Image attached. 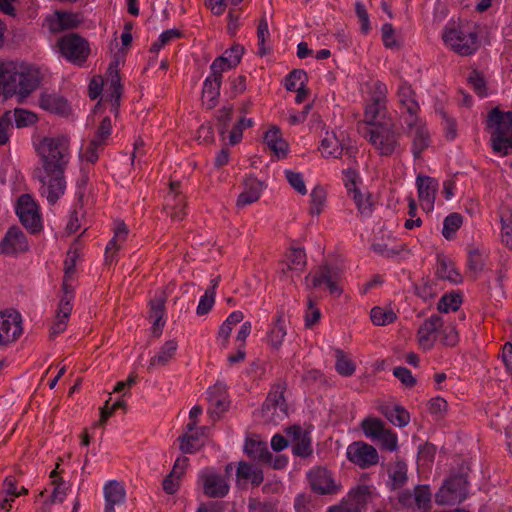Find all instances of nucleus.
Listing matches in <instances>:
<instances>
[{
  "label": "nucleus",
  "instance_id": "6ab92c4d",
  "mask_svg": "<svg viewBox=\"0 0 512 512\" xmlns=\"http://www.w3.org/2000/svg\"><path fill=\"white\" fill-rule=\"evenodd\" d=\"M308 479L312 490L319 494L336 493L340 488L326 468L312 469L308 474Z\"/></svg>",
  "mask_w": 512,
  "mask_h": 512
},
{
  "label": "nucleus",
  "instance_id": "f704fd0d",
  "mask_svg": "<svg viewBox=\"0 0 512 512\" xmlns=\"http://www.w3.org/2000/svg\"><path fill=\"white\" fill-rule=\"evenodd\" d=\"M263 183L256 178H248L244 190L237 199V206L244 207L254 203L260 198L263 191Z\"/></svg>",
  "mask_w": 512,
  "mask_h": 512
},
{
  "label": "nucleus",
  "instance_id": "423d86ee",
  "mask_svg": "<svg viewBox=\"0 0 512 512\" xmlns=\"http://www.w3.org/2000/svg\"><path fill=\"white\" fill-rule=\"evenodd\" d=\"M442 39L449 48L462 56L471 55L478 49L477 35L469 25L448 23Z\"/></svg>",
  "mask_w": 512,
  "mask_h": 512
},
{
  "label": "nucleus",
  "instance_id": "69168bd1",
  "mask_svg": "<svg viewBox=\"0 0 512 512\" xmlns=\"http://www.w3.org/2000/svg\"><path fill=\"white\" fill-rule=\"evenodd\" d=\"M180 36V31L177 29H169L164 32H162L157 41H155L152 45V49L154 51H159L161 48H163L167 43L171 42L172 40L178 38Z\"/></svg>",
  "mask_w": 512,
  "mask_h": 512
},
{
  "label": "nucleus",
  "instance_id": "864d4df0",
  "mask_svg": "<svg viewBox=\"0 0 512 512\" xmlns=\"http://www.w3.org/2000/svg\"><path fill=\"white\" fill-rule=\"evenodd\" d=\"M374 494V488L371 486L360 485L353 488L348 493L347 497L354 504L362 509V506L372 497Z\"/></svg>",
  "mask_w": 512,
  "mask_h": 512
},
{
  "label": "nucleus",
  "instance_id": "f257e3e1",
  "mask_svg": "<svg viewBox=\"0 0 512 512\" xmlns=\"http://www.w3.org/2000/svg\"><path fill=\"white\" fill-rule=\"evenodd\" d=\"M122 88L117 64L109 66L105 79L94 77L89 84V95L99 102L88 116L87 125L93 130L86 150L82 156L89 162L98 158V148L107 143L112 130L113 119L117 118Z\"/></svg>",
  "mask_w": 512,
  "mask_h": 512
},
{
  "label": "nucleus",
  "instance_id": "bf43d9fd",
  "mask_svg": "<svg viewBox=\"0 0 512 512\" xmlns=\"http://www.w3.org/2000/svg\"><path fill=\"white\" fill-rule=\"evenodd\" d=\"M461 304V297L458 294H446L442 296L438 303V309L441 312L449 313L456 311Z\"/></svg>",
  "mask_w": 512,
  "mask_h": 512
},
{
  "label": "nucleus",
  "instance_id": "49530a36",
  "mask_svg": "<svg viewBox=\"0 0 512 512\" xmlns=\"http://www.w3.org/2000/svg\"><path fill=\"white\" fill-rule=\"evenodd\" d=\"M500 237L503 244L512 248V211L503 208L500 212Z\"/></svg>",
  "mask_w": 512,
  "mask_h": 512
},
{
  "label": "nucleus",
  "instance_id": "39448f33",
  "mask_svg": "<svg viewBox=\"0 0 512 512\" xmlns=\"http://www.w3.org/2000/svg\"><path fill=\"white\" fill-rule=\"evenodd\" d=\"M487 127L494 152L507 155L512 149V113L494 109L489 114Z\"/></svg>",
  "mask_w": 512,
  "mask_h": 512
},
{
  "label": "nucleus",
  "instance_id": "c756f323",
  "mask_svg": "<svg viewBox=\"0 0 512 512\" xmlns=\"http://www.w3.org/2000/svg\"><path fill=\"white\" fill-rule=\"evenodd\" d=\"M79 18L76 14L56 11L45 18L44 25L51 32H59L77 26Z\"/></svg>",
  "mask_w": 512,
  "mask_h": 512
},
{
  "label": "nucleus",
  "instance_id": "a878e982",
  "mask_svg": "<svg viewBox=\"0 0 512 512\" xmlns=\"http://www.w3.org/2000/svg\"><path fill=\"white\" fill-rule=\"evenodd\" d=\"M287 437L296 455L306 457L312 453L310 431L293 426L287 429Z\"/></svg>",
  "mask_w": 512,
  "mask_h": 512
},
{
  "label": "nucleus",
  "instance_id": "473e14b6",
  "mask_svg": "<svg viewBox=\"0 0 512 512\" xmlns=\"http://www.w3.org/2000/svg\"><path fill=\"white\" fill-rule=\"evenodd\" d=\"M397 98L400 106L405 110L404 116L417 115L420 107L415 99L414 92L408 83L402 82L399 85Z\"/></svg>",
  "mask_w": 512,
  "mask_h": 512
},
{
  "label": "nucleus",
  "instance_id": "9d476101",
  "mask_svg": "<svg viewBox=\"0 0 512 512\" xmlns=\"http://www.w3.org/2000/svg\"><path fill=\"white\" fill-rule=\"evenodd\" d=\"M15 210L20 221L31 232L35 233L43 228L38 204L29 194H23L18 198Z\"/></svg>",
  "mask_w": 512,
  "mask_h": 512
},
{
  "label": "nucleus",
  "instance_id": "393cba45",
  "mask_svg": "<svg viewBox=\"0 0 512 512\" xmlns=\"http://www.w3.org/2000/svg\"><path fill=\"white\" fill-rule=\"evenodd\" d=\"M1 252L14 255L28 249V241L24 233L16 227L10 228L0 243Z\"/></svg>",
  "mask_w": 512,
  "mask_h": 512
},
{
  "label": "nucleus",
  "instance_id": "13d9d810",
  "mask_svg": "<svg viewBox=\"0 0 512 512\" xmlns=\"http://www.w3.org/2000/svg\"><path fill=\"white\" fill-rule=\"evenodd\" d=\"M382 39L385 47L390 49H396L401 44V39L393 29L392 25L385 23L382 26Z\"/></svg>",
  "mask_w": 512,
  "mask_h": 512
},
{
  "label": "nucleus",
  "instance_id": "5fc2aeb1",
  "mask_svg": "<svg viewBox=\"0 0 512 512\" xmlns=\"http://www.w3.org/2000/svg\"><path fill=\"white\" fill-rule=\"evenodd\" d=\"M325 203V190L319 186L314 187L310 194V213L312 215H319L323 211Z\"/></svg>",
  "mask_w": 512,
  "mask_h": 512
},
{
  "label": "nucleus",
  "instance_id": "3c124183",
  "mask_svg": "<svg viewBox=\"0 0 512 512\" xmlns=\"http://www.w3.org/2000/svg\"><path fill=\"white\" fill-rule=\"evenodd\" d=\"M463 223V218L458 213L448 215L443 222L442 235L444 238L451 240L455 237L456 232L459 230Z\"/></svg>",
  "mask_w": 512,
  "mask_h": 512
},
{
  "label": "nucleus",
  "instance_id": "4468645a",
  "mask_svg": "<svg viewBox=\"0 0 512 512\" xmlns=\"http://www.w3.org/2000/svg\"><path fill=\"white\" fill-rule=\"evenodd\" d=\"M467 482L462 476H457L446 481L436 494V502L439 505H453L461 502L466 497Z\"/></svg>",
  "mask_w": 512,
  "mask_h": 512
},
{
  "label": "nucleus",
  "instance_id": "58836bf2",
  "mask_svg": "<svg viewBox=\"0 0 512 512\" xmlns=\"http://www.w3.org/2000/svg\"><path fill=\"white\" fill-rule=\"evenodd\" d=\"M437 275L453 284H458L462 281V276L455 264L447 258H439L436 268Z\"/></svg>",
  "mask_w": 512,
  "mask_h": 512
},
{
  "label": "nucleus",
  "instance_id": "412c9836",
  "mask_svg": "<svg viewBox=\"0 0 512 512\" xmlns=\"http://www.w3.org/2000/svg\"><path fill=\"white\" fill-rule=\"evenodd\" d=\"M72 299L73 293L71 290H68V285L65 282L64 295L58 304L55 320L51 327V334L53 336L62 333L66 329L69 316L72 312Z\"/></svg>",
  "mask_w": 512,
  "mask_h": 512
},
{
  "label": "nucleus",
  "instance_id": "4be33fe9",
  "mask_svg": "<svg viewBox=\"0 0 512 512\" xmlns=\"http://www.w3.org/2000/svg\"><path fill=\"white\" fill-rule=\"evenodd\" d=\"M441 326L442 321L438 316H431L420 325L416 339L421 349L430 350L434 346Z\"/></svg>",
  "mask_w": 512,
  "mask_h": 512
},
{
  "label": "nucleus",
  "instance_id": "e2e57ef3",
  "mask_svg": "<svg viewBox=\"0 0 512 512\" xmlns=\"http://www.w3.org/2000/svg\"><path fill=\"white\" fill-rule=\"evenodd\" d=\"M468 81L471 84V86L473 87V89L475 90V92L480 97H485L488 95V89L486 87V83L484 81L483 76L479 72H477V71L471 72V74L469 75Z\"/></svg>",
  "mask_w": 512,
  "mask_h": 512
},
{
  "label": "nucleus",
  "instance_id": "c03bdc74",
  "mask_svg": "<svg viewBox=\"0 0 512 512\" xmlns=\"http://www.w3.org/2000/svg\"><path fill=\"white\" fill-rule=\"evenodd\" d=\"M385 417L397 427H405L410 421V415L403 407L394 405L382 409Z\"/></svg>",
  "mask_w": 512,
  "mask_h": 512
},
{
  "label": "nucleus",
  "instance_id": "8fccbe9b",
  "mask_svg": "<svg viewBox=\"0 0 512 512\" xmlns=\"http://www.w3.org/2000/svg\"><path fill=\"white\" fill-rule=\"evenodd\" d=\"M335 357H336L335 368L341 376L349 377L355 372V369H356L355 363L343 351L337 350Z\"/></svg>",
  "mask_w": 512,
  "mask_h": 512
},
{
  "label": "nucleus",
  "instance_id": "2eb2a0df",
  "mask_svg": "<svg viewBox=\"0 0 512 512\" xmlns=\"http://www.w3.org/2000/svg\"><path fill=\"white\" fill-rule=\"evenodd\" d=\"M22 317L14 310L0 312V345L16 341L22 334Z\"/></svg>",
  "mask_w": 512,
  "mask_h": 512
},
{
  "label": "nucleus",
  "instance_id": "6e6d98bb",
  "mask_svg": "<svg viewBox=\"0 0 512 512\" xmlns=\"http://www.w3.org/2000/svg\"><path fill=\"white\" fill-rule=\"evenodd\" d=\"M344 174V185L346 187L348 195L358 190L364 189L362 179L359 173L354 168H347L343 171Z\"/></svg>",
  "mask_w": 512,
  "mask_h": 512
},
{
  "label": "nucleus",
  "instance_id": "79ce46f5",
  "mask_svg": "<svg viewBox=\"0 0 512 512\" xmlns=\"http://www.w3.org/2000/svg\"><path fill=\"white\" fill-rule=\"evenodd\" d=\"M177 348H178V343L175 339H170V340L166 341L160 347L158 352L151 358L150 364L152 366L166 364L175 355Z\"/></svg>",
  "mask_w": 512,
  "mask_h": 512
},
{
  "label": "nucleus",
  "instance_id": "c9c22d12",
  "mask_svg": "<svg viewBox=\"0 0 512 512\" xmlns=\"http://www.w3.org/2000/svg\"><path fill=\"white\" fill-rule=\"evenodd\" d=\"M54 488L51 495L43 501V504L39 508V512H50L52 505L61 504L66 499L68 493L71 490V485L67 482L53 481Z\"/></svg>",
  "mask_w": 512,
  "mask_h": 512
},
{
  "label": "nucleus",
  "instance_id": "9b49d317",
  "mask_svg": "<svg viewBox=\"0 0 512 512\" xmlns=\"http://www.w3.org/2000/svg\"><path fill=\"white\" fill-rule=\"evenodd\" d=\"M349 146V135L345 130L338 128L325 132L320 142L319 151L325 158H338L343 151L349 149Z\"/></svg>",
  "mask_w": 512,
  "mask_h": 512
},
{
  "label": "nucleus",
  "instance_id": "ea45409f",
  "mask_svg": "<svg viewBox=\"0 0 512 512\" xmlns=\"http://www.w3.org/2000/svg\"><path fill=\"white\" fill-rule=\"evenodd\" d=\"M244 451L253 459L266 461L269 457L267 444L259 440L257 437H249L246 439Z\"/></svg>",
  "mask_w": 512,
  "mask_h": 512
},
{
  "label": "nucleus",
  "instance_id": "5701e85b",
  "mask_svg": "<svg viewBox=\"0 0 512 512\" xmlns=\"http://www.w3.org/2000/svg\"><path fill=\"white\" fill-rule=\"evenodd\" d=\"M104 512H115L116 506H121L126 501V489L116 480H109L103 485Z\"/></svg>",
  "mask_w": 512,
  "mask_h": 512
},
{
  "label": "nucleus",
  "instance_id": "6e6552de",
  "mask_svg": "<svg viewBox=\"0 0 512 512\" xmlns=\"http://www.w3.org/2000/svg\"><path fill=\"white\" fill-rule=\"evenodd\" d=\"M403 129L412 142V153L419 157L431 142L430 131L424 119L418 115L403 116Z\"/></svg>",
  "mask_w": 512,
  "mask_h": 512
},
{
  "label": "nucleus",
  "instance_id": "cd10ccee",
  "mask_svg": "<svg viewBox=\"0 0 512 512\" xmlns=\"http://www.w3.org/2000/svg\"><path fill=\"white\" fill-rule=\"evenodd\" d=\"M264 142L278 159L285 158L289 153V144L277 126L273 125L268 128L264 134Z\"/></svg>",
  "mask_w": 512,
  "mask_h": 512
},
{
  "label": "nucleus",
  "instance_id": "338daca9",
  "mask_svg": "<svg viewBox=\"0 0 512 512\" xmlns=\"http://www.w3.org/2000/svg\"><path fill=\"white\" fill-rule=\"evenodd\" d=\"M164 308V299L159 297L156 300L151 301V315L154 318V325L158 327H162L164 325V321L162 319Z\"/></svg>",
  "mask_w": 512,
  "mask_h": 512
},
{
  "label": "nucleus",
  "instance_id": "680f3d73",
  "mask_svg": "<svg viewBox=\"0 0 512 512\" xmlns=\"http://www.w3.org/2000/svg\"><path fill=\"white\" fill-rule=\"evenodd\" d=\"M215 303V292L213 289H207L200 297L196 312L198 315L207 314Z\"/></svg>",
  "mask_w": 512,
  "mask_h": 512
},
{
  "label": "nucleus",
  "instance_id": "c85d7f7f",
  "mask_svg": "<svg viewBox=\"0 0 512 512\" xmlns=\"http://www.w3.org/2000/svg\"><path fill=\"white\" fill-rule=\"evenodd\" d=\"M287 335V326L283 314H279L269 326L265 342L272 350H279Z\"/></svg>",
  "mask_w": 512,
  "mask_h": 512
},
{
  "label": "nucleus",
  "instance_id": "1a4fd4ad",
  "mask_svg": "<svg viewBox=\"0 0 512 512\" xmlns=\"http://www.w3.org/2000/svg\"><path fill=\"white\" fill-rule=\"evenodd\" d=\"M58 51L69 62L82 64L90 53L88 42L77 34H67L57 42Z\"/></svg>",
  "mask_w": 512,
  "mask_h": 512
},
{
  "label": "nucleus",
  "instance_id": "052dcab7",
  "mask_svg": "<svg viewBox=\"0 0 512 512\" xmlns=\"http://www.w3.org/2000/svg\"><path fill=\"white\" fill-rule=\"evenodd\" d=\"M306 79L305 72L301 70H294L289 74V76L285 80V87L287 90H301L304 87V82Z\"/></svg>",
  "mask_w": 512,
  "mask_h": 512
},
{
  "label": "nucleus",
  "instance_id": "a19ab883",
  "mask_svg": "<svg viewBox=\"0 0 512 512\" xmlns=\"http://www.w3.org/2000/svg\"><path fill=\"white\" fill-rule=\"evenodd\" d=\"M412 496L410 495H402L400 497V501L404 505H411ZM413 500L415 505L419 509H426L431 501V492L428 486H418L416 487L413 495Z\"/></svg>",
  "mask_w": 512,
  "mask_h": 512
},
{
  "label": "nucleus",
  "instance_id": "e433bc0d",
  "mask_svg": "<svg viewBox=\"0 0 512 512\" xmlns=\"http://www.w3.org/2000/svg\"><path fill=\"white\" fill-rule=\"evenodd\" d=\"M222 76L211 73L206 77L203 84V101L209 107L213 108L220 95Z\"/></svg>",
  "mask_w": 512,
  "mask_h": 512
},
{
  "label": "nucleus",
  "instance_id": "4d7b16f0",
  "mask_svg": "<svg viewBox=\"0 0 512 512\" xmlns=\"http://www.w3.org/2000/svg\"><path fill=\"white\" fill-rule=\"evenodd\" d=\"M284 175L290 186L299 194L305 195L307 193V188L305 184V180L303 175L300 172L286 169L284 170Z\"/></svg>",
  "mask_w": 512,
  "mask_h": 512
},
{
  "label": "nucleus",
  "instance_id": "603ef678",
  "mask_svg": "<svg viewBox=\"0 0 512 512\" xmlns=\"http://www.w3.org/2000/svg\"><path fill=\"white\" fill-rule=\"evenodd\" d=\"M361 426L364 435L373 441H376V439L386 429L384 423L377 418H366L362 421Z\"/></svg>",
  "mask_w": 512,
  "mask_h": 512
},
{
  "label": "nucleus",
  "instance_id": "09e8293b",
  "mask_svg": "<svg viewBox=\"0 0 512 512\" xmlns=\"http://www.w3.org/2000/svg\"><path fill=\"white\" fill-rule=\"evenodd\" d=\"M349 196L353 199L355 205L358 208V211L363 216L371 215L372 210H373V208H372L373 205H372V202L370 200V195L366 191L365 188L361 189V190H358L356 192H353V193L349 194Z\"/></svg>",
  "mask_w": 512,
  "mask_h": 512
},
{
  "label": "nucleus",
  "instance_id": "aec40b11",
  "mask_svg": "<svg viewBox=\"0 0 512 512\" xmlns=\"http://www.w3.org/2000/svg\"><path fill=\"white\" fill-rule=\"evenodd\" d=\"M416 185L422 209L427 213L432 212L438 191V182L428 176H418L416 178Z\"/></svg>",
  "mask_w": 512,
  "mask_h": 512
},
{
  "label": "nucleus",
  "instance_id": "37998d69",
  "mask_svg": "<svg viewBox=\"0 0 512 512\" xmlns=\"http://www.w3.org/2000/svg\"><path fill=\"white\" fill-rule=\"evenodd\" d=\"M388 475V485L392 489L400 488L407 480V465L401 461L393 463L389 467Z\"/></svg>",
  "mask_w": 512,
  "mask_h": 512
},
{
  "label": "nucleus",
  "instance_id": "f3484780",
  "mask_svg": "<svg viewBox=\"0 0 512 512\" xmlns=\"http://www.w3.org/2000/svg\"><path fill=\"white\" fill-rule=\"evenodd\" d=\"M203 490L209 497H224L229 491L228 479L213 470H203L199 475Z\"/></svg>",
  "mask_w": 512,
  "mask_h": 512
},
{
  "label": "nucleus",
  "instance_id": "de8ad7c7",
  "mask_svg": "<svg viewBox=\"0 0 512 512\" xmlns=\"http://www.w3.org/2000/svg\"><path fill=\"white\" fill-rule=\"evenodd\" d=\"M237 478L238 480H247L252 482L253 484H259L263 480L262 471L257 467L250 465L245 462L239 463L237 470Z\"/></svg>",
  "mask_w": 512,
  "mask_h": 512
},
{
  "label": "nucleus",
  "instance_id": "7ed1b4c3",
  "mask_svg": "<svg viewBox=\"0 0 512 512\" xmlns=\"http://www.w3.org/2000/svg\"><path fill=\"white\" fill-rule=\"evenodd\" d=\"M2 86L6 96H15L19 102L25 101L41 81L38 68L16 61H1Z\"/></svg>",
  "mask_w": 512,
  "mask_h": 512
},
{
  "label": "nucleus",
  "instance_id": "a211bd4d",
  "mask_svg": "<svg viewBox=\"0 0 512 512\" xmlns=\"http://www.w3.org/2000/svg\"><path fill=\"white\" fill-rule=\"evenodd\" d=\"M340 279V271L333 267H324L318 274L306 277V286L308 288H318L323 284L326 285L332 295L338 296L341 288L338 285Z\"/></svg>",
  "mask_w": 512,
  "mask_h": 512
},
{
  "label": "nucleus",
  "instance_id": "7c9ffc66",
  "mask_svg": "<svg viewBox=\"0 0 512 512\" xmlns=\"http://www.w3.org/2000/svg\"><path fill=\"white\" fill-rule=\"evenodd\" d=\"M39 106L50 113L66 115L70 111V106L66 99L55 93L44 92L39 98Z\"/></svg>",
  "mask_w": 512,
  "mask_h": 512
},
{
  "label": "nucleus",
  "instance_id": "72a5a7b5",
  "mask_svg": "<svg viewBox=\"0 0 512 512\" xmlns=\"http://www.w3.org/2000/svg\"><path fill=\"white\" fill-rule=\"evenodd\" d=\"M128 235L127 226L123 222H116L114 236L106 246L105 257L109 263L114 262L115 254L124 245Z\"/></svg>",
  "mask_w": 512,
  "mask_h": 512
},
{
  "label": "nucleus",
  "instance_id": "f03ea898",
  "mask_svg": "<svg viewBox=\"0 0 512 512\" xmlns=\"http://www.w3.org/2000/svg\"><path fill=\"white\" fill-rule=\"evenodd\" d=\"M41 168L37 177L41 182V194L54 204L65 192L64 171L70 160L69 141L64 136L44 137L35 143Z\"/></svg>",
  "mask_w": 512,
  "mask_h": 512
},
{
  "label": "nucleus",
  "instance_id": "bb28decb",
  "mask_svg": "<svg viewBox=\"0 0 512 512\" xmlns=\"http://www.w3.org/2000/svg\"><path fill=\"white\" fill-rule=\"evenodd\" d=\"M206 428L197 427L196 422L187 424L186 432L179 437L180 448L185 453H192L203 445Z\"/></svg>",
  "mask_w": 512,
  "mask_h": 512
},
{
  "label": "nucleus",
  "instance_id": "0e129e2a",
  "mask_svg": "<svg viewBox=\"0 0 512 512\" xmlns=\"http://www.w3.org/2000/svg\"><path fill=\"white\" fill-rule=\"evenodd\" d=\"M376 441H379L381 445L389 451H396L398 448L397 435L388 429H385Z\"/></svg>",
  "mask_w": 512,
  "mask_h": 512
},
{
  "label": "nucleus",
  "instance_id": "20e7f679",
  "mask_svg": "<svg viewBox=\"0 0 512 512\" xmlns=\"http://www.w3.org/2000/svg\"><path fill=\"white\" fill-rule=\"evenodd\" d=\"M365 95L364 122L370 127L393 123L387 112V86L378 81H371L362 87Z\"/></svg>",
  "mask_w": 512,
  "mask_h": 512
},
{
  "label": "nucleus",
  "instance_id": "774afa93",
  "mask_svg": "<svg viewBox=\"0 0 512 512\" xmlns=\"http://www.w3.org/2000/svg\"><path fill=\"white\" fill-rule=\"evenodd\" d=\"M327 512H362L361 508L345 497L338 505L330 507Z\"/></svg>",
  "mask_w": 512,
  "mask_h": 512
},
{
  "label": "nucleus",
  "instance_id": "dca6fc26",
  "mask_svg": "<svg viewBox=\"0 0 512 512\" xmlns=\"http://www.w3.org/2000/svg\"><path fill=\"white\" fill-rule=\"evenodd\" d=\"M346 455L350 462L361 468H368L379 461L377 450L363 441L353 442L348 445Z\"/></svg>",
  "mask_w": 512,
  "mask_h": 512
},
{
  "label": "nucleus",
  "instance_id": "4c0bfd02",
  "mask_svg": "<svg viewBox=\"0 0 512 512\" xmlns=\"http://www.w3.org/2000/svg\"><path fill=\"white\" fill-rule=\"evenodd\" d=\"M6 122H8L9 126L14 123L17 128H24L34 125L38 117L35 113L26 110V109H15L14 111H7L4 113Z\"/></svg>",
  "mask_w": 512,
  "mask_h": 512
},
{
  "label": "nucleus",
  "instance_id": "ddd939ff",
  "mask_svg": "<svg viewBox=\"0 0 512 512\" xmlns=\"http://www.w3.org/2000/svg\"><path fill=\"white\" fill-rule=\"evenodd\" d=\"M262 415L268 423H278L288 415L283 388L280 385L274 387L269 393L262 408Z\"/></svg>",
  "mask_w": 512,
  "mask_h": 512
},
{
  "label": "nucleus",
  "instance_id": "a18cd8bd",
  "mask_svg": "<svg viewBox=\"0 0 512 512\" xmlns=\"http://www.w3.org/2000/svg\"><path fill=\"white\" fill-rule=\"evenodd\" d=\"M370 318L374 325L384 326L394 322L397 315L389 306H376L372 308Z\"/></svg>",
  "mask_w": 512,
  "mask_h": 512
},
{
  "label": "nucleus",
  "instance_id": "f8f14e48",
  "mask_svg": "<svg viewBox=\"0 0 512 512\" xmlns=\"http://www.w3.org/2000/svg\"><path fill=\"white\" fill-rule=\"evenodd\" d=\"M306 267V254L300 247H290L279 263V273L286 281H293Z\"/></svg>",
  "mask_w": 512,
  "mask_h": 512
},
{
  "label": "nucleus",
  "instance_id": "2f4dec72",
  "mask_svg": "<svg viewBox=\"0 0 512 512\" xmlns=\"http://www.w3.org/2000/svg\"><path fill=\"white\" fill-rule=\"evenodd\" d=\"M207 394L210 402L209 412L211 415L219 417L228 408L225 385L223 383H216L213 387L209 388Z\"/></svg>",
  "mask_w": 512,
  "mask_h": 512
},
{
  "label": "nucleus",
  "instance_id": "b1692460",
  "mask_svg": "<svg viewBox=\"0 0 512 512\" xmlns=\"http://www.w3.org/2000/svg\"><path fill=\"white\" fill-rule=\"evenodd\" d=\"M243 52L244 49L242 46L233 45L213 61L210 66L211 73L222 76L223 72L236 67L241 61Z\"/></svg>",
  "mask_w": 512,
  "mask_h": 512
},
{
  "label": "nucleus",
  "instance_id": "0eeeda50",
  "mask_svg": "<svg viewBox=\"0 0 512 512\" xmlns=\"http://www.w3.org/2000/svg\"><path fill=\"white\" fill-rule=\"evenodd\" d=\"M365 137L373 148L383 156L393 154L398 146V134L395 131L394 123L370 127L365 132Z\"/></svg>",
  "mask_w": 512,
  "mask_h": 512
}]
</instances>
